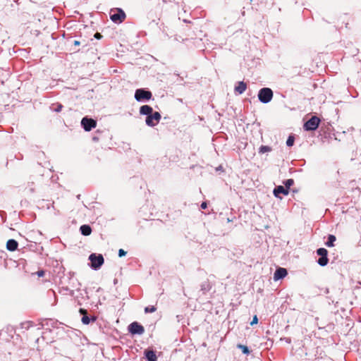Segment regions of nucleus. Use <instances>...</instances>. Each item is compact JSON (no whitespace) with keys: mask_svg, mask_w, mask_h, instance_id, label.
I'll return each instance as SVG.
<instances>
[{"mask_svg":"<svg viewBox=\"0 0 361 361\" xmlns=\"http://www.w3.org/2000/svg\"><path fill=\"white\" fill-rule=\"evenodd\" d=\"M109 17L114 23L120 24L126 20V15L121 8H114L109 11Z\"/></svg>","mask_w":361,"mask_h":361,"instance_id":"obj_1","label":"nucleus"},{"mask_svg":"<svg viewBox=\"0 0 361 361\" xmlns=\"http://www.w3.org/2000/svg\"><path fill=\"white\" fill-rule=\"evenodd\" d=\"M273 97V92L270 88L264 87L259 91L258 98L262 103L269 102Z\"/></svg>","mask_w":361,"mask_h":361,"instance_id":"obj_2","label":"nucleus"},{"mask_svg":"<svg viewBox=\"0 0 361 361\" xmlns=\"http://www.w3.org/2000/svg\"><path fill=\"white\" fill-rule=\"evenodd\" d=\"M320 122L321 121L317 116H312L304 123L303 128L307 131L315 130L319 127Z\"/></svg>","mask_w":361,"mask_h":361,"instance_id":"obj_3","label":"nucleus"},{"mask_svg":"<svg viewBox=\"0 0 361 361\" xmlns=\"http://www.w3.org/2000/svg\"><path fill=\"white\" fill-rule=\"evenodd\" d=\"M89 259L91 262L92 267L94 269H99L104 262L103 256L100 254L98 255L94 253L91 254L89 257Z\"/></svg>","mask_w":361,"mask_h":361,"instance_id":"obj_4","label":"nucleus"},{"mask_svg":"<svg viewBox=\"0 0 361 361\" xmlns=\"http://www.w3.org/2000/svg\"><path fill=\"white\" fill-rule=\"evenodd\" d=\"M152 97V92L144 89H137L135 93V98L139 102L142 100H149Z\"/></svg>","mask_w":361,"mask_h":361,"instance_id":"obj_5","label":"nucleus"},{"mask_svg":"<svg viewBox=\"0 0 361 361\" xmlns=\"http://www.w3.org/2000/svg\"><path fill=\"white\" fill-rule=\"evenodd\" d=\"M161 114L157 112H152L150 115L147 116L146 118V124L149 126H155L160 121L161 119Z\"/></svg>","mask_w":361,"mask_h":361,"instance_id":"obj_6","label":"nucleus"},{"mask_svg":"<svg viewBox=\"0 0 361 361\" xmlns=\"http://www.w3.org/2000/svg\"><path fill=\"white\" fill-rule=\"evenodd\" d=\"M128 331L133 335H142L145 332V328L138 322H133L128 326Z\"/></svg>","mask_w":361,"mask_h":361,"instance_id":"obj_7","label":"nucleus"},{"mask_svg":"<svg viewBox=\"0 0 361 361\" xmlns=\"http://www.w3.org/2000/svg\"><path fill=\"white\" fill-rule=\"evenodd\" d=\"M317 253L318 255L321 256L318 259V264L322 266H326L329 262V259L327 257L328 251L325 248H319L317 250Z\"/></svg>","mask_w":361,"mask_h":361,"instance_id":"obj_8","label":"nucleus"},{"mask_svg":"<svg viewBox=\"0 0 361 361\" xmlns=\"http://www.w3.org/2000/svg\"><path fill=\"white\" fill-rule=\"evenodd\" d=\"M81 125L85 131H90L97 126V122L92 118L85 117L81 121Z\"/></svg>","mask_w":361,"mask_h":361,"instance_id":"obj_9","label":"nucleus"},{"mask_svg":"<svg viewBox=\"0 0 361 361\" xmlns=\"http://www.w3.org/2000/svg\"><path fill=\"white\" fill-rule=\"evenodd\" d=\"M288 274V271L285 268L279 267L278 268L274 274V280L278 281L279 279H282L286 277Z\"/></svg>","mask_w":361,"mask_h":361,"instance_id":"obj_10","label":"nucleus"},{"mask_svg":"<svg viewBox=\"0 0 361 361\" xmlns=\"http://www.w3.org/2000/svg\"><path fill=\"white\" fill-rule=\"evenodd\" d=\"M288 193H289V191L288 190V189H286L285 187H283L282 185H279V186L276 187L274 190V195L276 197H279V194H283L284 195H288Z\"/></svg>","mask_w":361,"mask_h":361,"instance_id":"obj_11","label":"nucleus"},{"mask_svg":"<svg viewBox=\"0 0 361 361\" xmlns=\"http://www.w3.org/2000/svg\"><path fill=\"white\" fill-rule=\"evenodd\" d=\"M18 243L16 240L10 239L6 243V248L9 251H15L17 250Z\"/></svg>","mask_w":361,"mask_h":361,"instance_id":"obj_12","label":"nucleus"},{"mask_svg":"<svg viewBox=\"0 0 361 361\" xmlns=\"http://www.w3.org/2000/svg\"><path fill=\"white\" fill-rule=\"evenodd\" d=\"M153 112V109L149 105H143L140 109V113L147 116Z\"/></svg>","mask_w":361,"mask_h":361,"instance_id":"obj_13","label":"nucleus"},{"mask_svg":"<svg viewBox=\"0 0 361 361\" xmlns=\"http://www.w3.org/2000/svg\"><path fill=\"white\" fill-rule=\"evenodd\" d=\"M247 89V85L243 81L239 82L235 87V91L239 94H243Z\"/></svg>","mask_w":361,"mask_h":361,"instance_id":"obj_14","label":"nucleus"},{"mask_svg":"<svg viewBox=\"0 0 361 361\" xmlns=\"http://www.w3.org/2000/svg\"><path fill=\"white\" fill-rule=\"evenodd\" d=\"M145 354L148 361H157V355L153 350H146Z\"/></svg>","mask_w":361,"mask_h":361,"instance_id":"obj_15","label":"nucleus"},{"mask_svg":"<svg viewBox=\"0 0 361 361\" xmlns=\"http://www.w3.org/2000/svg\"><path fill=\"white\" fill-rule=\"evenodd\" d=\"M80 230L83 235H90L92 233V228L89 225H82L80 226Z\"/></svg>","mask_w":361,"mask_h":361,"instance_id":"obj_16","label":"nucleus"},{"mask_svg":"<svg viewBox=\"0 0 361 361\" xmlns=\"http://www.w3.org/2000/svg\"><path fill=\"white\" fill-rule=\"evenodd\" d=\"M336 238L335 235H329L328 237V240L326 242V245L327 247H334V242L336 241Z\"/></svg>","mask_w":361,"mask_h":361,"instance_id":"obj_17","label":"nucleus"},{"mask_svg":"<svg viewBox=\"0 0 361 361\" xmlns=\"http://www.w3.org/2000/svg\"><path fill=\"white\" fill-rule=\"evenodd\" d=\"M237 348L238 349H240L243 354L248 355L250 354V351L248 349V348L246 345H244L243 344H238Z\"/></svg>","mask_w":361,"mask_h":361,"instance_id":"obj_18","label":"nucleus"},{"mask_svg":"<svg viewBox=\"0 0 361 361\" xmlns=\"http://www.w3.org/2000/svg\"><path fill=\"white\" fill-rule=\"evenodd\" d=\"M271 151V147L267 146V145H262L259 149V152L261 154H264V153L269 152Z\"/></svg>","mask_w":361,"mask_h":361,"instance_id":"obj_19","label":"nucleus"},{"mask_svg":"<svg viewBox=\"0 0 361 361\" xmlns=\"http://www.w3.org/2000/svg\"><path fill=\"white\" fill-rule=\"evenodd\" d=\"M283 183L285 185V188L289 191L290 188L294 184V180L293 179L290 178L284 181Z\"/></svg>","mask_w":361,"mask_h":361,"instance_id":"obj_20","label":"nucleus"},{"mask_svg":"<svg viewBox=\"0 0 361 361\" xmlns=\"http://www.w3.org/2000/svg\"><path fill=\"white\" fill-rule=\"evenodd\" d=\"M294 141H295V137L293 135H290L288 139H287V141H286V145L288 146V147H291L294 144Z\"/></svg>","mask_w":361,"mask_h":361,"instance_id":"obj_21","label":"nucleus"},{"mask_svg":"<svg viewBox=\"0 0 361 361\" xmlns=\"http://www.w3.org/2000/svg\"><path fill=\"white\" fill-rule=\"evenodd\" d=\"M157 310V308L154 306L146 307L145 308V313H152Z\"/></svg>","mask_w":361,"mask_h":361,"instance_id":"obj_22","label":"nucleus"},{"mask_svg":"<svg viewBox=\"0 0 361 361\" xmlns=\"http://www.w3.org/2000/svg\"><path fill=\"white\" fill-rule=\"evenodd\" d=\"M90 318H89L87 315H84V316L82 317V322L84 324H90Z\"/></svg>","mask_w":361,"mask_h":361,"instance_id":"obj_23","label":"nucleus"},{"mask_svg":"<svg viewBox=\"0 0 361 361\" xmlns=\"http://www.w3.org/2000/svg\"><path fill=\"white\" fill-rule=\"evenodd\" d=\"M63 108V105L61 104H57L56 107L54 109L56 112H60Z\"/></svg>","mask_w":361,"mask_h":361,"instance_id":"obj_24","label":"nucleus"},{"mask_svg":"<svg viewBox=\"0 0 361 361\" xmlns=\"http://www.w3.org/2000/svg\"><path fill=\"white\" fill-rule=\"evenodd\" d=\"M258 322V318H257V315H255L253 317V319L252 320V322H250V325H254V324H257Z\"/></svg>","mask_w":361,"mask_h":361,"instance_id":"obj_25","label":"nucleus"},{"mask_svg":"<svg viewBox=\"0 0 361 361\" xmlns=\"http://www.w3.org/2000/svg\"><path fill=\"white\" fill-rule=\"evenodd\" d=\"M126 255V252L124 250H123V249H120V250H118V256H119L120 257H123V256H125Z\"/></svg>","mask_w":361,"mask_h":361,"instance_id":"obj_26","label":"nucleus"},{"mask_svg":"<svg viewBox=\"0 0 361 361\" xmlns=\"http://www.w3.org/2000/svg\"><path fill=\"white\" fill-rule=\"evenodd\" d=\"M37 275L39 276V277H42L44 276V271L43 270H39L38 271H37Z\"/></svg>","mask_w":361,"mask_h":361,"instance_id":"obj_27","label":"nucleus"},{"mask_svg":"<svg viewBox=\"0 0 361 361\" xmlns=\"http://www.w3.org/2000/svg\"><path fill=\"white\" fill-rule=\"evenodd\" d=\"M80 312L81 314H83V316L87 315V310L85 309H82V308L80 309Z\"/></svg>","mask_w":361,"mask_h":361,"instance_id":"obj_28","label":"nucleus"},{"mask_svg":"<svg viewBox=\"0 0 361 361\" xmlns=\"http://www.w3.org/2000/svg\"><path fill=\"white\" fill-rule=\"evenodd\" d=\"M94 37L99 39L102 37V35L99 32H96L94 35Z\"/></svg>","mask_w":361,"mask_h":361,"instance_id":"obj_29","label":"nucleus"},{"mask_svg":"<svg viewBox=\"0 0 361 361\" xmlns=\"http://www.w3.org/2000/svg\"><path fill=\"white\" fill-rule=\"evenodd\" d=\"M207 207V202H202V203L201 204V208H202V209H206Z\"/></svg>","mask_w":361,"mask_h":361,"instance_id":"obj_30","label":"nucleus"},{"mask_svg":"<svg viewBox=\"0 0 361 361\" xmlns=\"http://www.w3.org/2000/svg\"><path fill=\"white\" fill-rule=\"evenodd\" d=\"M74 44H75V45H79V44H80V42H79V41L75 40V41H74Z\"/></svg>","mask_w":361,"mask_h":361,"instance_id":"obj_31","label":"nucleus"}]
</instances>
